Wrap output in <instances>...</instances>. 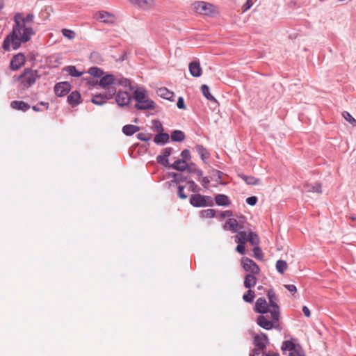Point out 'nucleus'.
Here are the masks:
<instances>
[{"label":"nucleus","instance_id":"nucleus-47","mask_svg":"<svg viewBox=\"0 0 356 356\" xmlns=\"http://www.w3.org/2000/svg\"><path fill=\"white\" fill-rule=\"evenodd\" d=\"M261 353L264 355L266 354L264 350L255 348L250 351L249 356H259Z\"/></svg>","mask_w":356,"mask_h":356},{"label":"nucleus","instance_id":"nucleus-38","mask_svg":"<svg viewBox=\"0 0 356 356\" xmlns=\"http://www.w3.org/2000/svg\"><path fill=\"white\" fill-rule=\"evenodd\" d=\"M255 297L254 292L250 289L243 296V300L247 302H252Z\"/></svg>","mask_w":356,"mask_h":356},{"label":"nucleus","instance_id":"nucleus-35","mask_svg":"<svg viewBox=\"0 0 356 356\" xmlns=\"http://www.w3.org/2000/svg\"><path fill=\"white\" fill-rule=\"evenodd\" d=\"M288 268L287 263L284 260H278L276 263L277 270L283 274Z\"/></svg>","mask_w":356,"mask_h":356},{"label":"nucleus","instance_id":"nucleus-55","mask_svg":"<svg viewBox=\"0 0 356 356\" xmlns=\"http://www.w3.org/2000/svg\"><path fill=\"white\" fill-rule=\"evenodd\" d=\"M233 213L232 211L230 210L225 211L220 213V218H224L226 217H231L232 216Z\"/></svg>","mask_w":356,"mask_h":356},{"label":"nucleus","instance_id":"nucleus-43","mask_svg":"<svg viewBox=\"0 0 356 356\" xmlns=\"http://www.w3.org/2000/svg\"><path fill=\"white\" fill-rule=\"evenodd\" d=\"M254 256L256 259L259 260H262L264 257L263 252L261 250V248L258 246L255 247L253 249Z\"/></svg>","mask_w":356,"mask_h":356},{"label":"nucleus","instance_id":"nucleus-62","mask_svg":"<svg viewBox=\"0 0 356 356\" xmlns=\"http://www.w3.org/2000/svg\"><path fill=\"white\" fill-rule=\"evenodd\" d=\"M172 177L174 178V180L175 182H179V180L178 179V175L176 173L172 174Z\"/></svg>","mask_w":356,"mask_h":356},{"label":"nucleus","instance_id":"nucleus-51","mask_svg":"<svg viewBox=\"0 0 356 356\" xmlns=\"http://www.w3.org/2000/svg\"><path fill=\"white\" fill-rule=\"evenodd\" d=\"M253 5V0H247L246 3L243 6V11L245 12L250 9Z\"/></svg>","mask_w":356,"mask_h":356},{"label":"nucleus","instance_id":"nucleus-12","mask_svg":"<svg viewBox=\"0 0 356 356\" xmlns=\"http://www.w3.org/2000/svg\"><path fill=\"white\" fill-rule=\"evenodd\" d=\"M25 61V56L22 53H19L12 58L10 63V67L13 71L18 70L24 65Z\"/></svg>","mask_w":356,"mask_h":356},{"label":"nucleus","instance_id":"nucleus-22","mask_svg":"<svg viewBox=\"0 0 356 356\" xmlns=\"http://www.w3.org/2000/svg\"><path fill=\"white\" fill-rule=\"evenodd\" d=\"M157 94L159 96H160L161 97H163L165 99H168V100H170V101H173L174 100V93L170 90H168L167 88H159L158 90H157Z\"/></svg>","mask_w":356,"mask_h":356},{"label":"nucleus","instance_id":"nucleus-59","mask_svg":"<svg viewBox=\"0 0 356 356\" xmlns=\"http://www.w3.org/2000/svg\"><path fill=\"white\" fill-rule=\"evenodd\" d=\"M188 184H189L190 189L191 191H195L197 185L193 181H188Z\"/></svg>","mask_w":356,"mask_h":356},{"label":"nucleus","instance_id":"nucleus-13","mask_svg":"<svg viewBox=\"0 0 356 356\" xmlns=\"http://www.w3.org/2000/svg\"><path fill=\"white\" fill-rule=\"evenodd\" d=\"M131 99V97L128 92L119 91L116 95V102L120 106L128 105Z\"/></svg>","mask_w":356,"mask_h":356},{"label":"nucleus","instance_id":"nucleus-45","mask_svg":"<svg viewBox=\"0 0 356 356\" xmlns=\"http://www.w3.org/2000/svg\"><path fill=\"white\" fill-rule=\"evenodd\" d=\"M137 138L142 141H148L152 138V134L148 133H139Z\"/></svg>","mask_w":356,"mask_h":356},{"label":"nucleus","instance_id":"nucleus-3","mask_svg":"<svg viewBox=\"0 0 356 356\" xmlns=\"http://www.w3.org/2000/svg\"><path fill=\"white\" fill-rule=\"evenodd\" d=\"M280 318V312H275V309L272 313L262 314L257 317V323L262 328L269 330L273 328L281 330L282 327L279 324Z\"/></svg>","mask_w":356,"mask_h":356},{"label":"nucleus","instance_id":"nucleus-20","mask_svg":"<svg viewBox=\"0 0 356 356\" xmlns=\"http://www.w3.org/2000/svg\"><path fill=\"white\" fill-rule=\"evenodd\" d=\"M254 274H248L244 278V286L247 289H251L257 283V278Z\"/></svg>","mask_w":356,"mask_h":356},{"label":"nucleus","instance_id":"nucleus-36","mask_svg":"<svg viewBox=\"0 0 356 356\" xmlns=\"http://www.w3.org/2000/svg\"><path fill=\"white\" fill-rule=\"evenodd\" d=\"M247 241L250 242L253 245H256L259 244V238L256 233L250 232L248 234Z\"/></svg>","mask_w":356,"mask_h":356},{"label":"nucleus","instance_id":"nucleus-54","mask_svg":"<svg viewBox=\"0 0 356 356\" xmlns=\"http://www.w3.org/2000/svg\"><path fill=\"white\" fill-rule=\"evenodd\" d=\"M172 149L170 147H166L163 150L162 155L168 159L169 156L171 154Z\"/></svg>","mask_w":356,"mask_h":356},{"label":"nucleus","instance_id":"nucleus-61","mask_svg":"<svg viewBox=\"0 0 356 356\" xmlns=\"http://www.w3.org/2000/svg\"><path fill=\"white\" fill-rule=\"evenodd\" d=\"M194 173L200 178L202 177V171L198 169H195Z\"/></svg>","mask_w":356,"mask_h":356},{"label":"nucleus","instance_id":"nucleus-28","mask_svg":"<svg viewBox=\"0 0 356 356\" xmlns=\"http://www.w3.org/2000/svg\"><path fill=\"white\" fill-rule=\"evenodd\" d=\"M195 149L203 161L209 158V154L202 145H197Z\"/></svg>","mask_w":356,"mask_h":356},{"label":"nucleus","instance_id":"nucleus-23","mask_svg":"<svg viewBox=\"0 0 356 356\" xmlns=\"http://www.w3.org/2000/svg\"><path fill=\"white\" fill-rule=\"evenodd\" d=\"M304 190L305 192L307 193H321V185L318 183H316L314 185L305 184L304 185Z\"/></svg>","mask_w":356,"mask_h":356},{"label":"nucleus","instance_id":"nucleus-8","mask_svg":"<svg viewBox=\"0 0 356 356\" xmlns=\"http://www.w3.org/2000/svg\"><path fill=\"white\" fill-rule=\"evenodd\" d=\"M191 204L196 207H205L212 205L213 200L210 197L204 196L200 194H196L191 196L190 200Z\"/></svg>","mask_w":356,"mask_h":356},{"label":"nucleus","instance_id":"nucleus-16","mask_svg":"<svg viewBox=\"0 0 356 356\" xmlns=\"http://www.w3.org/2000/svg\"><path fill=\"white\" fill-rule=\"evenodd\" d=\"M129 3L136 5L138 7L147 10L154 6V0H127Z\"/></svg>","mask_w":356,"mask_h":356},{"label":"nucleus","instance_id":"nucleus-21","mask_svg":"<svg viewBox=\"0 0 356 356\" xmlns=\"http://www.w3.org/2000/svg\"><path fill=\"white\" fill-rule=\"evenodd\" d=\"M12 108L26 111L29 109L30 106L23 101H13L10 103Z\"/></svg>","mask_w":356,"mask_h":356},{"label":"nucleus","instance_id":"nucleus-26","mask_svg":"<svg viewBox=\"0 0 356 356\" xmlns=\"http://www.w3.org/2000/svg\"><path fill=\"white\" fill-rule=\"evenodd\" d=\"M238 176L248 185H258L260 184V179L252 176H247L243 174Z\"/></svg>","mask_w":356,"mask_h":356},{"label":"nucleus","instance_id":"nucleus-50","mask_svg":"<svg viewBox=\"0 0 356 356\" xmlns=\"http://www.w3.org/2000/svg\"><path fill=\"white\" fill-rule=\"evenodd\" d=\"M178 195L181 199H186L187 195H186L184 192V187L181 186H179L178 187Z\"/></svg>","mask_w":356,"mask_h":356},{"label":"nucleus","instance_id":"nucleus-44","mask_svg":"<svg viewBox=\"0 0 356 356\" xmlns=\"http://www.w3.org/2000/svg\"><path fill=\"white\" fill-rule=\"evenodd\" d=\"M115 84L123 86L124 87H130L131 86V82L127 79H116Z\"/></svg>","mask_w":356,"mask_h":356},{"label":"nucleus","instance_id":"nucleus-11","mask_svg":"<svg viewBox=\"0 0 356 356\" xmlns=\"http://www.w3.org/2000/svg\"><path fill=\"white\" fill-rule=\"evenodd\" d=\"M243 268L245 271H249L252 274H259L260 268L258 265L252 259L245 257L241 260Z\"/></svg>","mask_w":356,"mask_h":356},{"label":"nucleus","instance_id":"nucleus-33","mask_svg":"<svg viewBox=\"0 0 356 356\" xmlns=\"http://www.w3.org/2000/svg\"><path fill=\"white\" fill-rule=\"evenodd\" d=\"M248 234L245 232H238L235 236V241L238 243H245L248 240Z\"/></svg>","mask_w":356,"mask_h":356},{"label":"nucleus","instance_id":"nucleus-49","mask_svg":"<svg viewBox=\"0 0 356 356\" xmlns=\"http://www.w3.org/2000/svg\"><path fill=\"white\" fill-rule=\"evenodd\" d=\"M181 156H182L183 159L186 161V160H189L191 159V154L189 150L184 149L181 152Z\"/></svg>","mask_w":356,"mask_h":356},{"label":"nucleus","instance_id":"nucleus-31","mask_svg":"<svg viewBox=\"0 0 356 356\" xmlns=\"http://www.w3.org/2000/svg\"><path fill=\"white\" fill-rule=\"evenodd\" d=\"M65 70L71 76L79 77L82 75V72L76 70L75 66L70 65L65 67Z\"/></svg>","mask_w":356,"mask_h":356},{"label":"nucleus","instance_id":"nucleus-1","mask_svg":"<svg viewBox=\"0 0 356 356\" xmlns=\"http://www.w3.org/2000/svg\"><path fill=\"white\" fill-rule=\"evenodd\" d=\"M12 31L5 38L2 48L5 51L18 49L22 43L29 42L35 34L33 29L34 15L17 13L13 17Z\"/></svg>","mask_w":356,"mask_h":356},{"label":"nucleus","instance_id":"nucleus-18","mask_svg":"<svg viewBox=\"0 0 356 356\" xmlns=\"http://www.w3.org/2000/svg\"><path fill=\"white\" fill-rule=\"evenodd\" d=\"M81 95L77 91L72 92L67 97V102L72 106L78 105L81 102Z\"/></svg>","mask_w":356,"mask_h":356},{"label":"nucleus","instance_id":"nucleus-29","mask_svg":"<svg viewBox=\"0 0 356 356\" xmlns=\"http://www.w3.org/2000/svg\"><path fill=\"white\" fill-rule=\"evenodd\" d=\"M185 138V135L183 131L179 130L174 131L171 134V139L173 141L181 142Z\"/></svg>","mask_w":356,"mask_h":356},{"label":"nucleus","instance_id":"nucleus-48","mask_svg":"<svg viewBox=\"0 0 356 356\" xmlns=\"http://www.w3.org/2000/svg\"><path fill=\"white\" fill-rule=\"evenodd\" d=\"M257 202V197L256 196H251L246 199V203L250 206H254Z\"/></svg>","mask_w":356,"mask_h":356},{"label":"nucleus","instance_id":"nucleus-32","mask_svg":"<svg viewBox=\"0 0 356 356\" xmlns=\"http://www.w3.org/2000/svg\"><path fill=\"white\" fill-rule=\"evenodd\" d=\"M169 139V135L165 133H161L154 137V141L156 143H166Z\"/></svg>","mask_w":356,"mask_h":356},{"label":"nucleus","instance_id":"nucleus-58","mask_svg":"<svg viewBox=\"0 0 356 356\" xmlns=\"http://www.w3.org/2000/svg\"><path fill=\"white\" fill-rule=\"evenodd\" d=\"M200 182L204 186H207L209 184L210 181L208 177H202Z\"/></svg>","mask_w":356,"mask_h":356},{"label":"nucleus","instance_id":"nucleus-19","mask_svg":"<svg viewBox=\"0 0 356 356\" xmlns=\"http://www.w3.org/2000/svg\"><path fill=\"white\" fill-rule=\"evenodd\" d=\"M238 226V222L236 219L229 218L226 220V222L224 225V229L230 230L233 232H236Z\"/></svg>","mask_w":356,"mask_h":356},{"label":"nucleus","instance_id":"nucleus-39","mask_svg":"<svg viewBox=\"0 0 356 356\" xmlns=\"http://www.w3.org/2000/svg\"><path fill=\"white\" fill-rule=\"evenodd\" d=\"M342 115L353 127H356V120L348 112H343Z\"/></svg>","mask_w":356,"mask_h":356},{"label":"nucleus","instance_id":"nucleus-2","mask_svg":"<svg viewBox=\"0 0 356 356\" xmlns=\"http://www.w3.org/2000/svg\"><path fill=\"white\" fill-rule=\"evenodd\" d=\"M269 305L264 298H259L257 300L254 305V311L261 314L272 313L273 309L275 312H280V307L277 305V298L273 289H270L267 293Z\"/></svg>","mask_w":356,"mask_h":356},{"label":"nucleus","instance_id":"nucleus-17","mask_svg":"<svg viewBox=\"0 0 356 356\" xmlns=\"http://www.w3.org/2000/svg\"><path fill=\"white\" fill-rule=\"evenodd\" d=\"M116 78L112 74L104 76L99 81V85L102 88L109 87L111 85L115 84Z\"/></svg>","mask_w":356,"mask_h":356},{"label":"nucleus","instance_id":"nucleus-9","mask_svg":"<svg viewBox=\"0 0 356 356\" xmlns=\"http://www.w3.org/2000/svg\"><path fill=\"white\" fill-rule=\"evenodd\" d=\"M94 17L97 21L106 24H114L116 21V17L114 14L105 10L96 13Z\"/></svg>","mask_w":356,"mask_h":356},{"label":"nucleus","instance_id":"nucleus-56","mask_svg":"<svg viewBox=\"0 0 356 356\" xmlns=\"http://www.w3.org/2000/svg\"><path fill=\"white\" fill-rule=\"evenodd\" d=\"M285 287L291 292V293H296L297 291L296 286L293 284H286L285 285Z\"/></svg>","mask_w":356,"mask_h":356},{"label":"nucleus","instance_id":"nucleus-10","mask_svg":"<svg viewBox=\"0 0 356 356\" xmlns=\"http://www.w3.org/2000/svg\"><path fill=\"white\" fill-rule=\"evenodd\" d=\"M115 93V89L113 88H108V91L106 95H95L93 96L92 99V103L97 105H102L104 104L108 99L112 98V97Z\"/></svg>","mask_w":356,"mask_h":356},{"label":"nucleus","instance_id":"nucleus-15","mask_svg":"<svg viewBox=\"0 0 356 356\" xmlns=\"http://www.w3.org/2000/svg\"><path fill=\"white\" fill-rule=\"evenodd\" d=\"M190 74L194 77H200L202 74V69L199 61H193L189 63Z\"/></svg>","mask_w":356,"mask_h":356},{"label":"nucleus","instance_id":"nucleus-6","mask_svg":"<svg viewBox=\"0 0 356 356\" xmlns=\"http://www.w3.org/2000/svg\"><path fill=\"white\" fill-rule=\"evenodd\" d=\"M191 7L195 13L200 15L213 17L219 13L218 8L207 1H195L192 3Z\"/></svg>","mask_w":356,"mask_h":356},{"label":"nucleus","instance_id":"nucleus-60","mask_svg":"<svg viewBox=\"0 0 356 356\" xmlns=\"http://www.w3.org/2000/svg\"><path fill=\"white\" fill-rule=\"evenodd\" d=\"M188 171L191 173H194V171H195V169H196L195 168V165L194 164H191V165L188 166L187 168Z\"/></svg>","mask_w":356,"mask_h":356},{"label":"nucleus","instance_id":"nucleus-24","mask_svg":"<svg viewBox=\"0 0 356 356\" xmlns=\"http://www.w3.org/2000/svg\"><path fill=\"white\" fill-rule=\"evenodd\" d=\"M216 203L219 206H229L231 202L229 197L223 194H218L215 197Z\"/></svg>","mask_w":356,"mask_h":356},{"label":"nucleus","instance_id":"nucleus-57","mask_svg":"<svg viewBox=\"0 0 356 356\" xmlns=\"http://www.w3.org/2000/svg\"><path fill=\"white\" fill-rule=\"evenodd\" d=\"M302 312L306 317H308V318L310 317L311 313H310L309 308L307 306H304L302 307Z\"/></svg>","mask_w":356,"mask_h":356},{"label":"nucleus","instance_id":"nucleus-37","mask_svg":"<svg viewBox=\"0 0 356 356\" xmlns=\"http://www.w3.org/2000/svg\"><path fill=\"white\" fill-rule=\"evenodd\" d=\"M216 211L214 209H208L200 211V217L202 218H210L214 217Z\"/></svg>","mask_w":356,"mask_h":356},{"label":"nucleus","instance_id":"nucleus-63","mask_svg":"<svg viewBox=\"0 0 356 356\" xmlns=\"http://www.w3.org/2000/svg\"><path fill=\"white\" fill-rule=\"evenodd\" d=\"M4 2L3 0H0V10H2L4 8Z\"/></svg>","mask_w":356,"mask_h":356},{"label":"nucleus","instance_id":"nucleus-42","mask_svg":"<svg viewBox=\"0 0 356 356\" xmlns=\"http://www.w3.org/2000/svg\"><path fill=\"white\" fill-rule=\"evenodd\" d=\"M90 74L95 77H100L103 74V72L98 67H90L88 70Z\"/></svg>","mask_w":356,"mask_h":356},{"label":"nucleus","instance_id":"nucleus-14","mask_svg":"<svg viewBox=\"0 0 356 356\" xmlns=\"http://www.w3.org/2000/svg\"><path fill=\"white\" fill-rule=\"evenodd\" d=\"M70 90V84L67 82H60L56 84L54 87L55 94L58 97L65 95Z\"/></svg>","mask_w":356,"mask_h":356},{"label":"nucleus","instance_id":"nucleus-41","mask_svg":"<svg viewBox=\"0 0 356 356\" xmlns=\"http://www.w3.org/2000/svg\"><path fill=\"white\" fill-rule=\"evenodd\" d=\"M289 356H303L302 350L300 346L296 345L294 349L289 351Z\"/></svg>","mask_w":356,"mask_h":356},{"label":"nucleus","instance_id":"nucleus-7","mask_svg":"<svg viewBox=\"0 0 356 356\" xmlns=\"http://www.w3.org/2000/svg\"><path fill=\"white\" fill-rule=\"evenodd\" d=\"M253 345L255 348L264 350L269 344V339L266 334L261 332L259 334H253Z\"/></svg>","mask_w":356,"mask_h":356},{"label":"nucleus","instance_id":"nucleus-4","mask_svg":"<svg viewBox=\"0 0 356 356\" xmlns=\"http://www.w3.org/2000/svg\"><path fill=\"white\" fill-rule=\"evenodd\" d=\"M40 75L37 70L26 68L19 76H14V81L19 83V88L26 90L34 85Z\"/></svg>","mask_w":356,"mask_h":356},{"label":"nucleus","instance_id":"nucleus-52","mask_svg":"<svg viewBox=\"0 0 356 356\" xmlns=\"http://www.w3.org/2000/svg\"><path fill=\"white\" fill-rule=\"evenodd\" d=\"M236 250L240 254H243L245 250V243H238L236 248Z\"/></svg>","mask_w":356,"mask_h":356},{"label":"nucleus","instance_id":"nucleus-46","mask_svg":"<svg viewBox=\"0 0 356 356\" xmlns=\"http://www.w3.org/2000/svg\"><path fill=\"white\" fill-rule=\"evenodd\" d=\"M156 161L159 163L166 166L168 165V159L164 157L162 154L159 155L156 158Z\"/></svg>","mask_w":356,"mask_h":356},{"label":"nucleus","instance_id":"nucleus-34","mask_svg":"<svg viewBox=\"0 0 356 356\" xmlns=\"http://www.w3.org/2000/svg\"><path fill=\"white\" fill-rule=\"evenodd\" d=\"M296 346V344L292 340L284 341L282 345V350L284 352V351L289 352V351L292 350V349H294Z\"/></svg>","mask_w":356,"mask_h":356},{"label":"nucleus","instance_id":"nucleus-5","mask_svg":"<svg viewBox=\"0 0 356 356\" xmlns=\"http://www.w3.org/2000/svg\"><path fill=\"white\" fill-rule=\"evenodd\" d=\"M134 98L136 101L135 107L137 109L148 110L154 108V102L149 98L145 88H138L134 92Z\"/></svg>","mask_w":356,"mask_h":356},{"label":"nucleus","instance_id":"nucleus-27","mask_svg":"<svg viewBox=\"0 0 356 356\" xmlns=\"http://www.w3.org/2000/svg\"><path fill=\"white\" fill-rule=\"evenodd\" d=\"M140 130L138 126L133 124H127L123 127L122 131L127 136H132Z\"/></svg>","mask_w":356,"mask_h":356},{"label":"nucleus","instance_id":"nucleus-30","mask_svg":"<svg viewBox=\"0 0 356 356\" xmlns=\"http://www.w3.org/2000/svg\"><path fill=\"white\" fill-rule=\"evenodd\" d=\"M201 91L203 95L209 100L216 102L215 97L210 93L209 88L207 85L203 84L201 86Z\"/></svg>","mask_w":356,"mask_h":356},{"label":"nucleus","instance_id":"nucleus-40","mask_svg":"<svg viewBox=\"0 0 356 356\" xmlns=\"http://www.w3.org/2000/svg\"><path fill=\"white\" fill-rule=\"evenodd\" d=\"M62 33L64 37L68 38L69 40H72L76 36V33L74 31L67 29H62Z\"/></svg>","mask_w":356,"mask_h":356},{"label":"nucleus","instance_id":"nucleus-53","mask_svg":"<svg viewBox=\"0 0 356 356\" xmlns=\"http://www.w3.org/2000/svg\"><path fill=\"white\" fill-rule=\"evenodd\" d=\"M177 106L179 109L185 108V104H184V100L183 97H179L177 102Z\"/></svg>","mask_w":356,"mask_h":356},{"label":"nucleus","instance_id":"nucleus-25","mask_svg":"<svg viewBox=\"0 0 356 356\" xmlns=\"http://www.w3.org/2000/svg\"><path fill=\"white\" fill-rule=\"evenodd\" d=\"M170 167L175 170H179V171H184L186 170L188 167V164L186 161L184 159H178L175 161Z\"/></svg>","mask_w":356,"mask_h":356},{"label":"nucleus","instance_id":"nucleus-64","mask_svg":"<svg viewBox=\"0 0 356 356\" xmlns=\"http://www.w3.org/2000/svg\"><path fill=\"white\" fill-rule=\"evenodd\" d=\"M264 356H279L278 353H273L272 355L265 354Z\"/></svg>","mask_w":356,"mask_h":356}]
</instances>
